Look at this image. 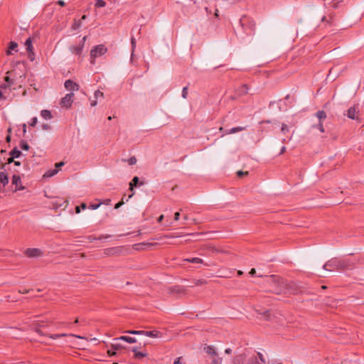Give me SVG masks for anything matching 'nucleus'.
<instances>
[{
  "label": "nucleus",
  "instance_id": "4468645a",
  "mask_svg": "<svg viewBox=\"0 0 364 364\" xmlns=\"http://www.w3.org/2000/svg\"><path fill=\"white\" fill-rule=\"evenodd\" d=\"M17 48H18L17 43H16L14 41H11L9 44V48H8L7 50L6 51V55H11L12 51L17 52L18 51Z\"/></svg>",
  "mask_w": 364,
  "mask_h": 364
},
{
  "label": "nucleus",
  "instance_id": "2eb2a0df",
  "mask_svg": "<svg viewBox=\"0 0 364 364\" xmlns=\"http://www.w3.org/2000/svg\"><path fill=\"white\" fill-rule=\"evenodd\" d=\"M114 341H124L129 343H134L136 342V339L132 337L122 336L119 338H115L113 340Z\"/></svg>",
  "mask_w": 364,
  "mask_h": 364
},
{
  "label": "nucleus",
  "instance_id": "cd10ccee",
  "mask_svg": "<svg viewBox=\"0 0 364 364\" xmlns=\"http://www.w3.org/2000/svg\"><path fill=\"white\" fill-rule=\"evenodd\" d=\"M111 348L116 351L117 350L122 348L123 346L120 343H117V341H114V343L111 344Z\"/></svg>",
  "mask_w": 364,
  "mask_h": 364
},
{
  "label": "nucleus",
  "instance_id": "20e7f679",
  "mask_svg": "<svg viewBox=\"0 0 364 364\" xmlns=\"http://www.w3.org/2000/svg\"><path fill=\"white\" fill-rule=\"evenodd\" d=\"M107 51V48L104 45H97L90 50V63L95 64V59L97 57L102 56Z\"/></svg>",
  "mask_w": 364,
  "mask_h": 364
},
{
  "label": "nucleus",
  "instance_id": "bf43d9fd",
  "mask_svg": "<svg viewBox=\"0 0 364 364\" xmlns=\"http://www.w3.org/2000/svg\"><path fill=\"white\" fill-rule=\"evenodd\" d=\"M82 209L85 210L87 208V205L85 203H82L80 206Z\"/></svg>",
  "mask_w": 364,
  "mask_h": 364
},
{
  "label": "nucleus",
  "instance_id": "49530a36",
  "mask_svg": "<svg viewBox=\"0 0 364 364\" xmlns=\"http://www.w3.org/2000/svg\"><path fill=\"white\" fill-rule=\"evenodd\" d=\"M37 122H38L37 117H33V118L31 119V123H30V126H31V127H34V126H36V125Z\"/></svg>",
  "mask_w": 364,
  "mask_h": 364
},
{
  "label": "nucleus",
  "instance_id": "3c124183",
  "mask_svg": "<svg viewBox=\"0 0 364 364\" xmlns=\"http://www.w3.org/2000/svg\"><path fill=\"white\" fill-rule=\"evenodd\" d=\"M64 162L63 161H60L59 163H57L55 164V168L58 169L59 168H60L61 166H63L64 165Z\"/></svg>",
  "mask_w": 364,
  "mask_h": 364
},
{
  "label": "nucleus",
  "instance_id": "5701e85b",
  "mask_svg": "<svg viewBox=\"0 0 364 364\" xmlns=\"http://www.w3.org/2000/svg\"><path fill=\"white\" fill-rule=\"evenodd\" d=\"M245 129V127H233L231 129H230L229 131H227L226 132V134H234V133H236L237 132H240V131H242Z\"/></svg>",
  "mask_w": 364,
  "mask_h": 364
},
{
  "label": "nucleus",
  "instance_id": "e433bc0d",
  "mask_svg": "<svg viewBox=\"0 0 364 364\" xmlns=\"http://www.w3.org/2000/svg\"><path fill=\"white\" fill-rule=\"evenodd\" d=\"M146 355H147L146 353H144V352H138V353H136V354H134V357L136 358H144Z\"/></svg>",
  "mask_w": 364,
  "mask_h": 364
},
{
  "label": "nucleus",
  "instance_id": "a18cd8bd",
  "mask_svg": "<svg viewBox=\"0 0 364 364\" xmlns=\"http://www.w3.org/2000/svg\"><path fill=\"white\" fill-rule=\"evenodd\" d=\"M248 171H238L237 172V175L239 176V177H242V176H247L248 175Z\"/></svg>",
  "mask_w": 364,
  "mask_h": 364
},
{
  "label": "nucleus",
  "instance_id": "680f3d73",
  "mask_svg": "<svg viewBox=\"0 0 364 364\" xmlns=\"http://www.w3.org/2000/svg\"><path fill=\"white\" fill-rule=\"evenodd\" d=\"M181 358H178L173 363V364H181L180 362Z\"/></svg>",
  "mask_w": 364,
  "mask_h": 364
},
{
  "label": "nucleus",
  "instance_id": "69168bd1",
  "mask_svg": "<svg viewBox=\"0 0 364 364\" xmlns=\"http://www.w3.org/2000/svg\"><path fill=\"white\" fill-rule=\"evenodd\" d=\"M49 128H50V126H49V125H48V124H43V129L47 130V129H48Z\"/></svg>",
  "mask_w": 364,
  "mask_h": 364
},
{
  "label": "nucleus",
  "instance_id": "c756f323",
  "mask_svg": "<svg viewBox=\"0 0 364 364\" xmlns=\"http://www.w3.org/2000/svg\"><path fill=\"white\" fill-rule=\"evenodd\" d=\"M124 333L132 334V335H144V331H127Z\"/></svg>",
  "mask_w": 364,
  "mask_h": 364
},
{
  "label": "nucleus",
  "instance_id": "1a4fd4ad",
  "mask_svg": "<svg viewBox=\"0 0 364 364\" xmlns=\"http://www.w3.org/2000/svg\"><path fill=\"white\" fill-rule=\"evenodd\" d=\"M12 183L14 185H15L16 186V189H15V191H21V190H23L25 188L23 186H22L21 184V177L18 176V175H14L13 177H12Z\"/></svg>",
  "mask_w": 364,
  "mask_h": 364
},
{
  "label": "nucleus",
  "instance_id": "f03ea898",
  "mask_svg": "<svg viewBox=\"0 0 364 364\" xmlns=\"http://www.w3.org/2000/svg\"><path fill=\"white\" fill-rule=\"evenodd\" d=\"M268 282L270 284V291L274 294H280L285 291V281L277 276L271 275Z\"/></svg>",
  "mask_w": 364,
  "mask_h": 364
},
{
  "label": "nucleus",
  "instance_id": "a19ab883",
  "mask_svg": "<svg viewBox=\"0 0 364 364\" xmlns=\"http://www.w3.org/2000/svg\"><path fill=\"white\" fill-rule=\"evenodd\" d=\"M247 90H248V88H247V85H244L240 87V90L239 92H240V94H246V93H247Z\"/></svg>",
  "mask_w": 364,
  "mask_h": 364
},
{
  "label": "nucleus",
  "instance_id": "774afa93",
  "mask_svg": "<svg viewBox=\"0 0 364 364\" xmlns=\"http://www.w3.org/2000/svg\"><path fill=\"white\" fill-rule=\"evenodd\" d=\"M163 219H164V215H160V216L159 217V218H158V220H158V222H159V223H160V222H161V221H162V220H163Z\"/></svg>",
  "mask_w": 364,
  "mask_h": 364
},
{
  "label": "nucleus",
  "instance_id": "0e129e2a",
  "mask_svg": "<svg viewBox=\"0 0 364 364\" xmlns=\"http://www.w3.org/2000/svg\"><path fill=\"white\" fill-rule=\"evenodd\" d=\"M255 273H256V270H255V269H252L250 270V274L251 275H254Z\"/></svg>",
  "mask_w": 364,
  "mask_h": 364
},
{
  "label": "nucleus",
  "instance_id": "052dcab7",
  "mask_svg": "<svg viewBox=\"0 0 364 364\" xmlns=\"http://www.w3.org/2000/svg\"><path fill=\"white\" fill-rule=\"evenodd\" d=\"M173 289H174L175 291H176L177 292H181V291H182V289H181L179 287H175Z\"/></svg>",
  "mask_w": 364,
  "mask_h": 364
},
{
  "label": "nucleus",
  "instance_id": "423d86ee",
  "mask_svg": "<svg viewBox=\"0 0 364 364\" xmlns=\"http://www.w3.org/2000/svg\"><path fill=\"white\" fill-rule=\"evenodd\" d=\"M73 92H70L67 94L64 97L61 99L60 105L62 107L65 108H70L73 102Z\"/></svg>",
  "mask_w": 364,
  "mask_h": 364
},
{
  "label": "nucleus",
  "instance_id": "412c9836",
  "mask_svg": "<svg viewBox=\"0 0 364 364\" xmlns=\"http://www.w3.org/2000/svg\"><path fill=\"white\" fill-rule=\"evenodd\" d=\"M119 250L117 248H109L105 250V254L107 255H114L117 254Z\"/></svg>",
  "mask_w": 364,
  "mask_h": 364
},
{
  "label": "nucleus",
  "instance_id": "a878e982",
  "mask_svg": "<svg viewBox=\"0 0 364 364\" xmlns=\"http://www.w3.org/2000/svg\"><path fill=\"white\" fill-rule=\"evenodd\" d=\"M139 178L137 176H134L132 181L129 183V188L131 191H133V187L136 186L139 183Z\"/></svg>",
  "mask_w": 364,
  "mask_h": 364
},
{
  "label": "nucleus",
  "instance_id": "39448f33",
  "mask_svg": "<svg viewBox=\"0 0 364 364\" xmlns=\"http://www.w3.org/2000/svg\"><path fill=\"white\" fill-rule=\"evenodd\" d=\"M297 285L294 282L287 283L285 281V291L283 294H296L299 292Z\"/></svg>",
  "mask_w": 364,
  "mask_h": 364
},
{
  "label": "nucleus",
  "instance_id": "864d4df0",
  "mask_svg": "<svg viewBox=\"0 0 364 364\" xmlns=\"http://www.w3.org/2000/svg\"><path fill=\"white\" fill-rule=\"evenodd\" d=\"M180 217V213L178 212L175 213L174 214V220H178Z\"/></svg>",
  "mask_w": 364,
  "mask_h": 364
},
{
  "label": "nucleus",
  "instance_id": "13d9d810",
  "mask_svg": "<svg viewBox=\"0 0 364 364\" xmlns=\"http://www.w3.org/2000/svg\"><path fill=\"white\" fill-rule=\"evenodd\" d=\"M29 291V290H26V289H20L19 290V292L21 294H26V293H28Z\"/></svg>",
  "mask_w": 364,
  "mask_h": 364
},
{
  "label": "nucleus",
  "instance_id": "58836bf2",
  "mask_svg": "<svg viewBox=\"0 0 364 364\" xmlns=\"http://www.w3.org/2000/svg\"><path fill=\"white\" fill-rule=\"evenodd\" d=\"M131 43H132V57L134 55V49L136 48V40L133 37L131 38Z\"/></svg>",
  "mask_w": 364,
  "mask_h": 364
},
{
  "label": "nucleus",
  "instance_id": "37998d69",
  "mask_svg": "<svg viewBox=\"0 0 364 364\" xmlns=\"http://www.w3.org/2000/svg\"><path fill=\"white\" fill-rule=\"evenodd\" d=\"M102 205V203L100 202L98 203H95V204H91L89 206V208L92 209V210H96L97 209L100 205Z\"/></svg>",
  "mask_w": 364,
  "mask_h": 364
},
{
  "label": "nucleus",
  "instance_id": "dca6fc26",
  "mask_svg": "<svg viewBox=\"0 0 364 364\" xmlns=\"http://www.w3.org/2000/svg\"><path fill=\"white\" fill-rule=\"evenodd\" d=\"M144 335L151 338H161L162 336V333L158 331H144Z\"/></svg>",
  "mask_w": 364,
  "mask_h": 364
},
{
  "label": "nucleus",
  "instance_id": "c03bdc74",
  "mask_svg": "<svg viewBox=\"0 0 364 364\" xmlns=\"http://www.w3.org/2000/svg\"><path fill=\"white\" fill-rule=\"evenodd\" d=\"M28 57L31 61H33L35 59V55L33 50L28 52Z\"/></svg>",
  "mask_w": 364,
  "mask_h": 364
},
{
  "label": "nucleus",
  "instance_id": "2f4dec72",
  "mask_svg": "<svg viewBox=\"0 0 364 364\" xmlns=\"http://www.w3.org/2000/svg\"><path fill=\"white\" fill-rule=\"evenodd\" d=\"M247 364H262L257 357L250 358Z\"/></svg>",
  "mask_w": 364,
  "mask_h": 364
},
{
  "label": "nucleus",
  "instance_id": "de8ad7c7",
  "mask_svg": "<svg viewBox=\"0 0 364 364\" xmlns=\"http://www.w3.org/2000/svg\"><path fill=\"white\" fill-rule=\"evenodd\" d=\"M124 203V198H122V200L121 201H119V203H117L116 205H115V208L116 209H118L119 207H121L123 204Z\"/></svg>",
  "mask_w": 364,
  "mask_h": 364
},
{
  "label": "nucleus",
  "instance_id": "aec40b11",
  "mask_svg": "<svg viewBox=\"0 0 364 364\" xmlns=\"http://www.w3.org/2000/svg\"><path fill=\"white\" fill-rule=\"evenodd\" d=\"M9 154L12 156L13 158L17 159L21 156V151L15 147L11 151H10Z\"/></svg>",
  "mask_w": 364,
  "mask_h": 364
},
{
  "label": "nucleus",
  "instance_id": "f3484780",
  "mask_svg": "<svg viewBox=\"0 0 364 364\" xmlns=\"http://www.w3.org/2000/svg\"><path fill=\"white\" fill-rule=\"evenodd\" d=\"M245 360V357L244 355L240 354L235 356L232 360L233 364H244Z\"/></svg>",
  "mask_w": 364,
  "mask_h": 364
},
{
  "label": "nucleus",
  "instance_id": "b1692460",
  "mask_svg": "<svg viewBox=\"0 0 364 364\" xmlns=\"http://www.w3.org/2000/svg\"><path fill=\"white\" fill-rule=\"evenodd\" d=\"M25 46L26 47V50L28 52L33 50V46H32V41H31V38H28V39H26V41L25 42Z\"/></svg>",
  "mask_w": 364,
  "mask_h": 364
},
{
  "label": "nucleus",
  "instance_id": "6e6d98bb",
  "mask_svg": "<svg viewBox=\"0 0 364 364\" xmlns=\"http://www.w3.org/2000/svg\"><path fill=\"white\" fill-rule=\"evenodd\" d=\"M225 353L226 354H230L232 353V349L230 348H226Z\"/></svg>",
  "mask_w": 364,
  "mask_h": 364
},
{
  "label": "nucleus",
  "instance_id": "473e14b6",
  "mask_svg": "<svg viewBox=\"0 0 364 364\" xmlns=\"http://www.w3.org/2000/svg\"><path fill=\"white\" fill-rule=\"evenodd\" d=\"M95 6L96 7H104L106 5V3L104 0H95Z\"/></svg>",
  "mask_w": 364,
  "mask_h": 364
},
{
  "label": "nucleus",
  "instance_id": "5fc2aeb1",
  "mask_svg": "<svg viewBox=\"0 0 364 364\" xmlns=\"http://www.w3.org/2000/svg\"><path fill=\"white\" fill-rule=\"evenodd\" d=\"M57 3H58V4H59V5H60V6H65V1H63V0H59V1H58V2H57Z\"/></svg>",
  "mask_w": 364,
  "mask_h": 364
},
{
  "label": "nucleus",
  "instance_id": "ea45409f",
  "mask_svg": "<svg viewBox=\"0 0 364 364\" xmlns=\"http://www.w3.org/2000/svg\"><path fill=\"white\" fill-rule=\"evenodd\" d=\"M257 358H258L259 361L262 364H264L265 363L264 358L263 355L261 353H257Z\"/></svg>",
  "mask_w": 364,
  "mask_h": 364
},
{
  "label": "nucleus",
  "instance_id": "9d476101",
  "mask_svg": "<svg viewBox=\"0 0 364 364\" xmlns=\"http://www.w3.org/2000/svg\"><path fill=\"white\" fill-rule=\"evenodd\" d=\"M65 87L68 90L75 91L79 90V85L71 80H68L65 82Z\"/></svg>",
  "mask_w": 364,
  "mask_h": 364
},
{
  "label": "nucleus",
  "instance_id": "4d7b16f0",
  "mask_svg": "<svg viewBox=\"0 0 364 364\" xmlns=\"http://www.w3.org/2000/svg\"><path fill=\"white\" fill-rule=\"evenodd\" d=\"M285 151H286V147H285V146H283L282 147V149H281V151H280L279 154H282L283 153H284V152H285Z\"/></svg>",
  "mask_w": 364,
  "mask_h": 364
},
{
  "label": "nucleus",
  "instance_id": "4c0bfd02",
  "mask_svg": "<svg viewBox=\"0 0 364 364\" xmlns=\"http://www.w3.org/2000/svg\"><path fill=\"white\" fill-rule=\"evenodd\" d=\"M95 99H98L99 97L103 98L104 94L100 90H96L95 92Z\"/></svg>",
  "mask_w": 364,
  "mask_h": 364
},
{
  "label": "nucleus",
  "instance_id": "0eeeda50",
  "mask_svg": "<svg viewBox=\"0 0 364 364\" xmlns=\"http://www.w3.org/2000/svg\"><path fill=\"white\" fill-rule=\"evenodd\" d=\"M25 254L28 257H39L42 256L43 252L38 248H28L26 250Z\"/></svg>",
  "mask_w": 364,
  "mask_h": 364
},
{
  "label": "nucleus",
  "instance_id": "603ef678",
  "mask_svg": "<svg viewBox=\"0 0 364 364\" xmlns=\"http://www.w3.org/2000/svg\"><path fill=\"white\" fill-rule=\"evenodd\" d=\"M87 40V36H84L82 39V41L79 43L80 45H82V47L84 48L85 41Z\"/></svg>",
  "mask_w": 364,
  "mask_h": 364
},
{
  "label": "nucleus",
  "instance_id": "8fccbe9b",
  "mask_svg": "<svg viewBox=\"0 0 364 364\" xmlns=\"http://www.w3.org/2000/svg\"><path fill=\"white\" fill-rule=\"evenodd\" d=\"M107 354L109 355V356L112 357V356L115 355L117 354V353L115 350L112 351V350H107Z\"/></svg>",
  "mask_w": 364,
  "mask_h": 364
},
{
  "label": "nucleus",
  "instance_id": "e2e57ef3",
  "mask_svg": "<svg viewBox=\"0 0 364 364\" xmlns=\"http://www.w3.org/2000/svg\"><path fill=\"white\" fill-rule=\"evenodd\" d=\"M75 212L77 213H80V206H76L75 207Z\"/></svg>",
  "mask_w": 364,
  "mask_h": 364
},
{
  "label": "nucleus",
  "instance_id": "f8f14e48",
  "mask_svg": "<svg viewBox=\"0 0 364 364\" xmlns=\"http://www.w3.org/2000/svg\"><path fill=\"white\" fill-rule=\"evenodd\" d=\"M315 129H317L321 133H323L325 132L324 127L322 122H318L316 124H314L311 126L309 132H314Z\"/></svg>",
  "mask_w": 364,
  "mask_h": 364
},
{
  "label": "nucleus",
  "instance_id": "338daca9",
  "mask_svg": "<svg viewBox=\"0 0 364 364\" xmlns=\"http://www.w3.org/2000/svg\"><path fill=\"white\" fill-rule=\"evenodd\" d=\"M35 331L40 335H43L42 331L39 328H36Z\"/></svg>",
  "mask_w": 364,
  "mask_h": 364
},
{
  "label": "nucleus",
  "instance_id": "f257e3e1",
  "mask_svg": "<svg viewBox=\"0 0 364 364\" xmlns=\"http://www.w3.org/2000/svg\"><path fill=\"white\" fill-rule=\"evenodd\" d=\"M351 267L352 263L348 260L332 258L325 263V264L323 266V269L325 271L331 272L333 270H343L345 269H350Z\"/></svg>",
  "mask_w": 364,
  "mask_h": 364
},
{
  "label": "nucleus",
  "instance_id": "6ab92c4d",
  "mask_svg": "<svg viewBox=\"0 0 364 364\" xmlns=\"http://www.w3.org/2000/svg\"><path fill=\"white\" fill-rule=\"evenodd\" d=\"M41 115L45 119H50L52 118V114L48 109L42 110L41 112Z\"/></svg>",
  "mask_w": 364,
  "mask_h": 364
},
{
  "label": "nucleus",
  "instance_id": "7ed1b4c3",
  "mask_svg": "<svg viewBox=\"0 0 364 364\" xmlns=\"http://www.w3.org/2000/svg\"><path fill=\"white\" fill-rule=\"evenodd\" d=\"M204 351L213 357L211 364H222L223 358L218 356L216 348L213 346H206L204 347Z\"/></svg>",
  "mask_w": 364,
  "mask_h": 364
},
{
  "label": "nucleus",
  "instance_id": "bb28decb",
  "mask_svg": "<svg viewBox=\"0 0 364 364\" xmlns=\"http://www.w3.org/2000/svg\"><path fill=\"white\" fill-rule=\"evenodd\" d=\"M19 146H20V148L21 149L25 150V151H28L29 149V148H30V146L28 144V143L26 141H24V140H21V141Z\"/></svg>",
  "mask_w": 364,
  "mask_h": 364
},
{
  "label": "nucleus",
  "instance_id": "79ce46f5",
  "mask_svg": "<svg viewBox=\"0 0 364 364\" xmlns=\"http://www.w3.org/2000/svg\"><path fill=\"white\" fill-rule=\"evenodd\" d=\"M188 96V87H184L182 90V97L186 99Z\"/></svg>",
  "mask_w": 364,
  "mask_h": 364
},
{
  "label": "nucleus",
  "instance_id": "72a5a7b5",
  "mask_svg": "<svg viewBox=\"0 0 364 364\" xmlns=\"http://www.w3.org/2000/svg\"><path fill=\"white\" fill-rule=\"evenodd\" d=\"M289 129L288 126L285 124H282V127H281V132L283 134H285L286 133L289 132Z\"/></svg>",
  "mask_w": 364,
  "mask_h": 364
},
{
  "label": "nucleus",
  "instance_id": "ddd939ff",
  "mask_svg": "<svg viewBox=\"0 0 364 364\" xmlns=\"http://www.w3.org/2000/svg\"><path fill=\"white\" fill-rule=\"evenodd\" d=\"M70 52L74 55H80L83 50L82 45L72 46L70 47Z\"/></svg>",
  "mask_w": 364,
  "mask_h": 364
},
{
  "label": "nucleus",
  "instance_id": "a211bd4d",
  "mask_svg": "<svg viewBox=\"0 0 364 364\" xmlns=\"http://www.w3.org/2000/svg\"><path fill=\"white\" fill-rule=\"evenodd\" d=\"M316 117H317L318 122H322L326 119L327 117L326 113L323 110H319L316 113Z\"/></svg>",
  "mask_w": 364,
  "mask_h": 364
},
{
  "label": "nucleus",
  "instance_id": "7c9ffc66",
  "mask_svg": "<svg viewBox=\"0 0 364 364\" xmlns=\"http://www.w3.org/2000/svg\"><path fill=\"white\" fill-rule=\"evenodd\" d=\"M81 26V21L80 20H75L74 21V23L72 26V28L73 30H76V29H78Z\"/></svg>",
  "mask_w": 364,
  "mask_h": 364
},
{
  "label": "nucleus",
  "instance_id": "393cba45",
  "mask_svg": "<svg viewBox=\"0 0 364 364\" xmlns=\"http://www.w3.org/2000/svg\"><path fill=\"white\" fill-rule=\"evenodd\" d=\"M187 262L195 263V264H202L203 259L198 257H193L191 259H185Z\"/></svg>",
  "mask_w": 364,
  "mask_h": 364
},
{
  "label": "nucleus",
  "instance_id": "4be33fe9",
  "mask_svg": "<svg viewBox=\"0 0 364 364\" xmlns=\"http://www.w3.org/2000/svg\"><path fill=\"white\" fill-rule=\"evenodd\" d=\"M58 172V169H57V168H54L53 170H49L44 173L43 176L47 177V178L52 177V176H55V174H57Z\"/></svg>",
  "mask_w": 364,
  "mask_h": 364
},
{
  "label": "nucleus",
  "instance_id": "6e6552de",
  "mask_svg": "<svg viewBox=\"0 0 364 364\" xmlns=\"http://www.w3.org/2000/svg\"><path fill=\"white\" fill-rule=\"evenodd\" d=\"M358 107L356 105H353V107H350L348 109L347 116L348 118L351 119H358Z\"/></svg>",
  "mask_w": 364,
  "mask_h": 364
},
{
  "label": "nucleus",
  "instance_id": "c9c22d12",
  "mask_svg": "<svg viewBox=\"0 0 364 364\" xmlns=\"http://www.w3.org/2000/svg\"><path fill=\"white\" fill-rule=\"evenodd\" d=\"M136 161L137 160L135 156H132L127 160L128 164L131 166L136 164Z\"/></svg>",
  "mask_w": 364,
  "mask_h": 364
},
{
  "label": "nucleus",
  "instance_id": "09e8293b",
  "mask_svg": "<svg viewBox=\"0 0 364 364\" xmlns=\"http://www.w3.org/2000/svg\"><path fill=\"white\" fill-rule=\"evenodd\" d=\"M205 284V281H203V280H197L195 282V285L196 286H200V285H203Z\"/></svg>",
  "mask_w": 364,
  "mask_h": 364
},
{
  "label": "nucleus",
  "instance_id": "9b49d317",
  "mask_svg": "<svg viewBox=\"0 0 364 364\" xmlns=\"http://www.w3.org/2000/svg\"><path fill=\"white\" fill-rule=\"evenodd\" d=\"M68 336V334H65V333H61V334H51L49 336V337L50 338H53V339H56V338H60V337H64V336ZM69 336H72V337H75V338H80V339H86L85 337L83 336H78V335H75V334H69Z\"/></svg>",
  "mask_w": 364,
  "mask_h": 364
},
{
  "label": "nucleus",
  "instance_id": "c85d7f7f",
  "mask_svg": "<svg viewBox=\"0 0 364 364\" xmlns=\"http://www.w3.org/2000/svg\"><path fill=\"white\" fill-rule=\"evenodd\" d=\"M14 159H15V158H13V156H11V157H9V158L8 159V160H7V163H6V164H2L1 167V170H5L6 165L10 164H11V163H13V162L14 163V161H14Z\"/></svg>",
  "mask_w": 364,
  "mask_h": 364
},
{
  "label": "nucleus",
  "instance_id": "f704fd0d",
  "mask_svg": "<svg viewBox=\"0 0 364 364\" xmlns=\"http://www.w3.org/2000/svg\"><path fill=\"white\" fill-rule=\"evenodd\" d=\"M5 81L8 83V85H1V87L6 88L8 86H10L11 84H13V81L11 80V78L9 76L5 77Z\"/></svg>",
  "mask_w": 364,
  "mask_h": 364
}]
</instances>
